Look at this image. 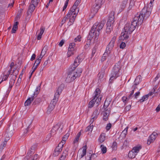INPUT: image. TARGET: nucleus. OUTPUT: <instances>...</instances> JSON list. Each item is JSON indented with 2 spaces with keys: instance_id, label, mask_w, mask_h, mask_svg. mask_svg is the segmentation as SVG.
Listing matches in <instances>:
<instances>
[{
  "instance_id": "59",
  "label": "nucleus",
  "mask_w": 160,
  "mask_h": 160,
  "mask_svg": "<svg viewBox=\"0 0 160 160\" xmlns=\"http://www.w3.org/2000/svg\"><path fill=\"white\" fill-rule=\"evenodd\" d=\"M126 46V44L124 42H122L120 44V48H121L123 49Z\"/></svg>"
},
{
  "instance_id": "6",
  "label": "nucleus",
  "mask_w": 160,
  "mask_h": 160,
  "mask_svg": "<svg viewBox=\"0 0 160 160\" xmlns=\"http://www.w3.org/2000/svg\"><path fill=\"white\" fill-rule=\"evenodd\" d=\"M141 148V147L140 146L133 148L132 151L129 152L128 157L130 158H134Z\"/></svg>"
},
{
  "instance_id": "40",
  "label": "nucleus",
  "mask_w": 160,
  "mask_h": 160,
  "mask_svg": "<svg viewBox=\"0 0 160 160\" xmlns=\"http://www.w3.org/2000/svg\"><path fill=\"white\" fill-rule=\"evenodd\" d=\"M106 138V134L105 133H102L101 134V142H103Z\"/></svg>"
},
{
  "instance_id": "58",
  "label": "nucleus",
  "mask_w": 160,
  "mask_h": 160,
  "mask_svg": "<svg viewBox=\"0 0 160 160\" xmlns=\"http://www.w3.org/2000/svg\"><path fill=\"white\" fill-rule=\"evenodd\" d=\"M112 127V124L110 123H109L107 124L106 127V129L107 131H108Z\"/></svg>"
},
{
  "instance_id": "14",
  "label": "nucleus",
  "mask_w": 160,
  "mask_h": 160,
  "mask_svg": "<svg viewBox=\"0 0 160 160\" xmlns=\"http://www.w3.org/2000/svg\"><path fill=\"white\" fill-rule=\"evenodd\" d=\"M80 58L79 56L75 59L74 62L72 65L70 67L72 68H74V69H75L79 65L81 61L80 60Z\"/></svg>"
},
{
  "instance_id": "48",
  "label": "nucleus",
  "mask_w": 160,
  "mask_h": 160,
  "mask_svg": "<svg viewBox=\"0 0 160 160\" xmlns=\"http://www.w3.org/2000/svg\"><path fill=\"white\" fill-rule=\"evenodd\" d=\"M48 61L46 60L45 61L42 66L41 67L40 69V72H41L43 71L44 68L48 64Z\"/></svg>"
},
{
  "instance_id": "34",
  "label": "nucleus",
  "mask_w": 160,
  "mask_h": 160,
  "mask_svg": "<svg viewBox=\"0 0 160 160\" xmlns=\"http://www.w3.org/2000/svg\"><path fill=\"white\" fill-rule=\"evenodd\" d=\"M69 136V134L67 133L65 135H64L62 138V140L61 141V142L60 143L61 144L63 145V144L65 143V141L66 140L68 139V137Z\"/></svg>"
},
{
  "instance_id": "17",
  "label": "nucleus",
  "mask_w": 160,
  "mask_h": 160,
  "mask_svg": "<svg viewBox=\"0 0 160 160\" xmlns=\"http://www.w3.org/2000/svg\"><path fill=\"white\" fill-rule=\"evenodd\" d=\"M107 28L106 29V33L107 34H109L113 29V25H111V24L107 23Z\"/></svg>"
},
{
  "instance_id": "4",
  "label": "nucleus",
  "mask_w": 160,
  "mask_h": 160,
  "mask_svg": "<svg viewBox=\"0 0 160 160\" xmlns=\"http://www.w3.org/2000/svg\"><path fill=\"white\" fill-rule=\"evenodd\" d=\"M77 77H78V76L75 73V70L74 68L70 67L68 70V75L66 79L67 82H71Z\"/></svg>"
},
{
  "instance_id": "61",
  "label": "nucleus",
  "mask_w": 160,
  "mask_h": 160,
  "mask_svg": "<svg viewBox=\"0 0 160 160\" xmlns=\"http://www.w3.org/2000/svg\"><path fill=\"white\" fill-rule=\"evenodd\" d=\"M108 34L106 33H104L102 37V40H103V41H105V40L106 37L107 36Z\"/></svg>"
},
{
  "instance_id": "12",
  "label": "nucleus",
  "mask_w": 160,
  "mask_h": 160,
  "mask_svg": "<svg viewBox=\"0 0 160 160\" xmlns=\"http://www.w3.org/2000/svg\"><path fill=\"white\" fill-rule=\"evenodd\" d=\"M62 146L63 144H61V143H59L58 146L55 149L53 156H58L60 152L62 151Z\"/></svg>"
},
{
  "instance_id": "46",
  "label": "nucleus",
  "mask_w": 160,
  "mask_h": 160,
  "mask_svg": "<svg viewBox=\"0 0 160 160\" xmlns=\"http://www.w3.org/2000/svg\"><path fill=\"white\" fill-rule=\"evenodd\" d=\"M42 59V57H39L35 61V62L34 63V65H36L37 66H38V65L40 62L41 60Z\"/></svg>"
},
{
  "instance_id": "13",
  "label": "nucleus",
  "mask_w": 160,
  "mask_h": 160,
  "mask_svg": "<svg viewBox=\"0 0 160 160\" xmlns=\"http://www.w3.org/2000/svg\"><path fill=\"white\" fill-rule=\"evenodd\" d=\"M87 150V146H83L82 148L80 149L78 153V156L80 158H82L86 154Z\"/></svg>"
},
{
  "instance_id": "9",
  "label": "nucleus",
  "mask_w": 160,
  "mask_h": 160,
  "mask_svg": "<svg viewBox=\"0 0 160 160\" xmlns=\"http://www.w3.org/2000/svg\"><path fill=\"white\" fill-rule=\"evenodd\" d=\"M93 32L94 31L93 30H92L90 31L89 35L88 37L87 43L84 46V48L85 49H87L89 48L91 40L93 37Z\"/></svg>"
},
{
  "instance_id": "54",
  "label": "nucleus",
  "mask_w": 160,
  "mask_h": 160,
  "mask_svg": "<svg viewBox=\"0 0 160 160\" xmlns=\"http://www.w3.org/2000/svg\"><path fill=\"white\" fill-rule=\"evenodd\" d=\"M128 0H123L122 2L121 5L122 6V8H123L125 7V6L127 3Z\"/></svg>"
},
{
  "instance_id": "33",
  "label": "nucleus",
  "mask_w": 160,
  "mask_h": 160,
  "mask_svg": "<svg viewBox=\"0 0 160 160\" xmlns=\"http://www.w3.org/2000/svg\"><path fill=\"white\" fill-rule=\"evenodd\" d=\"M93 128V125H91V123L90 124V125L88 127H87V128H86V132H91L92 131V129ZM89 133H88V134Z\"/></svg>"
},
{
  "instance_id": "15",
  "label": "nucleus",
  "mask_w": 160,
  "mask_h": 160,
  "mask_svg": "<svg viewBox=\"0 0 160 160\" xmlns=\"http://www.w3.org/2000/svg\"><path fill=\"white\" fill-rule=\"evenodd\" d=\"M134 92V90H132L129 96L128 97H123L122 98V100L123 102L125 103V104L128 101L129 99L131 98L132 97H133V95Z\"/></svg>"
},
{
  "instance_id": "25",
  "label": "nucleus",
  "mask_w": 160,
  "mask_h": 160,
  "mask_svg": "<svg viewBox=\"0 0 160 160\" xmlns=\"http://www.w3.org/2000/svg\"><path fill=\"white\" fill-rule=\"evenodd\" d=\"M114 43L110 42L106 48V50H108V53H110V51L113 48Z\"/></svg>"
},
{
  "instance_id": "7",
  "label": "nucleus",
  "mask_w": 160,
  "mask_h": 160,
  "mask_svg": "<svg viewBox=\"0 0 160 160\" xmlns=\"http://www.w3.org/2000/svg\"><path fill=\"white\" fill-rule=\"evenodd\" d=\"M100 27V24L99 23L97 22L95 23L93 25L92 27V28L90 31L92 30H93L94 31L93 34L95 32V31H96V33L95 34V39H98L99 36V30Z\"/></svg>"
},
{
  "instance_id": "29",
  "label": "nucleus",
  "mask_w": 160,
  "mask_h": 160,
  "mask_svg": "<svg viewBox=\"0 0 160 160\" xmlns=\"http://www.w3.org/2000/svg\"><path fill=\"white\" fill-rule=\"evenodd\" d=\"M36 7V5H34L32 3L29 7V8L28 9V12L30 13L32 12L35 8V7Z\"/></svg>"
},
{
  "instance_id": "43",
  "label": "nucleus",
  "mask_w": 160,
  "mask_h": 160,
  "mask_svg": "<svg viewBox=\"0 0 160 160\" xmlns=\"http://www.w3.org/2000/svg\"><path fill=\"white\" fill-rule=\"evenodd\" d=\"M108 50L106 49V51L104 52V53L103 54V56L102 57V61H103L105 59V57L108 56V54L110 53H108Z\"/></svg>"
},
{
  "instance_id": "32",
  "label": "nucleus",
  "mask_w": 160,
  "mask_h": 160,
  "mask_svg": "<svg viewBox=\"0 0 160 160\" xmlns=\"http://www.w3.org/2000/svg\"><path fill=\"white\" fill-rule=\"evenodd\" d=\"M101 152L102 154L106 153L107 151V148L106 147L104 146L103 145H101Z\"/></svg>"
},
{
  "instance_id": "5",
  "label": "nucleus",
  "mask_w": 160,
  "mask_h": 160,
  "mask_svg": "<svg viewBox=\"0 0 160 160\" xmlns=\"http://www.w3.org/2000/svg\"><path fill=\"white\" fill-rule=\"evenodd\" d=\"M81 0H77L74 3V4L70 8L67 14L68 16H71L73 14L74 15L77 14L79 11V8L78 7L79 4L81 2Z\"/></svg>"
},
{
  "instance_id": "64",
  "label": "nucleus",
  "mask_w": 160,
  "mask_h": 160,
  "mask_svg": "<svg viewBox=\"0 0 160 160\" xmlns=\"http://www.w3.org/2000/svg\"><path fill=\"white\" fill-rule=\"evenodd\" d=\"M96 52V48H95V47H94L93 49L92 50V56H93L95 53Z\"/></svg>"
},
{
  "instance_id": "18",
  "label": "nucleus",
  "mask_w": 160,
  "mask_h": 160,
  "mask_svg": "<svg viewBox=\"0 0 160 160\" xmlns=\"http://www.w3.org/2000/svg\"><path fill=\"white\" fill-rule=\"evenodd\" d=\"M55 105V104L51 102L50 103L47 111V113L48 114H49L51 112L54 108Z\"/></svg>"
},
{
  "instance_id": "31",
  "label": "nucleus",
  "mask_w": 160,
  "mask_h": 160,
  "mask_svg": "<svg viewBox=\"0 0 160 160\" xmlns=\"http://www.w3.org/2000/svg\"><path fill=\"white\" fill-rule=\"evenodd\" d=\"M6 132L7 135L9 137H11L13 134V131L12 129L10 130V128H9L8 129H7Z\"/></svg>"
},
{
  "instance_id": "41",
  "label": "nucleus",
  "mask_w": 160,
  "mask_h": 160,
  "mask_svg": "<svg viewBox=\"0 0 160 160\" xmlns=\"http://www.w3.org/2000/svg\"><path fill=\"white\" fill-rule=\"evenodd\" d=\"M41 102V99L40 98H36L33 103V104L36 105L39 103Z\"/></svg>"
},
{
  "instance_id": "42",
  "label": "nucleus",
  "mask_w": 160,
  "mask_h": 160,
  "mask_svg": "<svg viewBox=\"0 0 160 160\" xmlns=\"http://www.w3.org/2000/svg\"><path fill=\"white\" fill-rule=\"evenodd\" d=\"M67 16H65L64 17L62 20L61 21V26H62L63 24L65 22L66 20L68 19V18H69L70 17H71V16H67Z\"/></svg>"
},
{
  "instance_id": "21",
  "label": "nucleus",
  "mask_w": 160,
  "mask_h": 160,
  "mask_svg": "<svg viewBox=\"0 0 160 160\" xmlns=\"http://www.w3.org/2000/svg\"><path fill=\"white\" fill-rule=\"evenodd\" d=\"M64 87V84H61L57 90L56 93L58 94L59 95L63 90Z\"/></svg>"
},
{
  "instance_id": "16",
  "label": "nucleus",
  "mask_w": 160,
  "mask_h": 160,
  "mask_svg": "<svg viewBox=\"0 0 160 160\" xmlns=\"http://www.w3.org/2000/svg\"><path fill=\"white\" fill-rule=\"evenodd\" d=\"M68 148H67L65 149V150L64 151L59 160H64L65 158H66V156H67L68 155Z\"/></svg>"
},
{
  "instance_id": "37",
  "label": "nucleus",
  "mask_w": 160,
  "mask_h": 160,
  "mask_svg": "<svg viewBox=\"0 0 160 160\" xmlns=\"http://www.w3.org/2000/svg\"><path fill=\"white\" fill-rule=\"evenodd\" d=\"M82 70L81 68H78L77 71H75V73L77 74L78 77H80L81 74L82 72Z\"/></svg>"
},
{
  "instance_id": "24",
  "label": "nucleus",
  "mask_w": 160,
  "mask_h": 160,
  "mask_svg": "<svg viewBox=\"0 0 160 160\" xmlns=\"http://www.w3.org/2000/svg\"><path fill=\"white\" fill-rule=\"evenodd\" d=\"M59 96V95H58V94H57V93H55L54 98L51 102L52 103L54 104H56L57 102L58 101Z\"/></svg>"
},
{
  "instance_id": "57",
  "label": "nucleus",
  "mask_w": 160,
  "mask_h": 160,
  "mask_svg": "<svg viewBox=\"0 0 160 160\" xmlns=\"http://www.w3.org/2000/svg\"><path fill=\"white\" fill-rule=\"evenodd\" d=\"M81 37L79 35L74 39V41L75 42H80L81 41Z\"/></svg>"
},
{
  "instance_id": "8",
  "label": "nucleus",
  "mask_w": 160,
  "mask_h": 160,
  "mask_svg": "<svg viewBox=\"0 0 160 160\" xmlns=\"http://www.w3.org/2000/svg\"><path fill=\"white\" fill-rule=\"evenodd\" d=\"M75 44L74 43L70 44L68 52V57H70L71 55L74 54L75 52Z\"/></svg>"
},
{
  "instance_id": "45",
  "label": "nucleus",
  "mask_w": 160,
  "mask_h": 160,
  "mask_svg": "<svg viewBox=\"0 0 160 160\" xmlns=\"http://www.w3.org/2000/svg\"><path fill=\"white\" fill-rule=\"evenodd\" d=\"M48 46L47 45L45 46L43 48L42 51H41V53L42 54H43V55H45L47 51L48 50Z\"/></svg>"
},
{
  "instance_id": "63",
  "label": "nucleus",
  "mask_w": 160,
  "mask_h": 160,
  "mask_svg": "<svg viewBox=\"0 0 160 160\" xmlns=\"http://www.w3.org/2000/svg\"><path fill=\"white\" fill-rule=\"evenodd\" d=\"M10 137H11L8 136L7 134L6 137H5L4 141L7 142V141L10 139Z\"/></svg>"
},
{
  "instance_id": "22",
  "label": "nucleus",
  "mask_w": 160,
  "mask_h": 160,
  "mask_svg": "<svg viewBox=\"0 0 160 160\" xmlns=\"http://www.w3.org/2000/svg\"><path fill=\"white\" fill-rule=\"evenodd\" d=\"M157 136L158 134L156 132H153L150 135L149 138L150 139V140L152 142L155 139Z\"/></svg>"
},
{
  "instance_id": "27",
  "label": "nucleus",
  "mask_w": 160,
  "mask_h": 160,
  "mask_svg": "<svg viewBox=\"0 0 160 160\" xmlns=\"http://www.w3.org/2000/svg\"><path fill=\"white\" fill-rule=\"evenodd\" d=\"M141 76L140 75L138 76L134 81V83L136 85H138L141 81Z\"/></svg>"
},
{
  "instance_id": "50",
  "label": "nucleus",
  "mask_w": 160,
  "mask_h": 160,
  "mask_svg": "<svg viewBox=\"0 0 160 160\" xmlns=\"http://www.w3.org/2000/svg\"><path fill=\"white\" fill-rule=\"evenodd\" d=\"M40 0H32L31 3L34 5L37 6L40 2Z\"/></svg>"
},
{
  "instance_id": "30",
  "label": "nucleus",
  "mask_w": 160,
  "mask_h": 160,
  "mask_svg": "<svg viewBox=\"0 0 160 160\" xmlns=\"http://www.w3.org/2000/svg\"><path fill=\"white\" fill-rule=\"evenodd\" d=\"M149 96V95L148 94H147V95H146L143 96L142 97V98H141V99H140L139 100V101H138V102H142L146 101L148 99Z\"/></svg>"
},
{
  "instance_id": "2",
  "label": "nucleus",
  "mask_w": 160,
  "mask_h": 160,
  "mask_svg": "<svg viewBox=\"0 0 160 160\" xmlns=\"http://www.w3.org/2000/svg\"><path fill=\"white\" fill-rule=\"evenodd\" d=\"M120 63L119 62H118V63L114 65L112 69L111 73V76L109 80V82L110 83H112L113 80L118 76L119 72L120 70Z\"/></svg>"
},
{
  "instance_id": "35",
  "label": "nucleus",
  "mask_w": 160,
  "mask_h": 160,
  "mask_svg": "<svg viewBox=\"0 0 160 160\" xmlns=\"http://www.w3.org/2000/svg\"><path fill=\"white\" fill-rule=\"evenodd\" d=\"M34 152L32 150H31L27 154L28 155L25 158V159H28L29 158L31 155Z\"/></svg>"
},
{
  "instance_id": "53",
  "label": "nucleus",
  "mask_w": 160,
  "mask_h": 160,
  "mask_svg": "<svg viewBox=\"0 0 160 160\" xmlns=\"http://www.w3.org/2000/svg\"><path fill=\"white\" fill-rule=\"evenodd\" d=\"M60 124H56L55 126H54L53 128L54 129L55 131H56L59 129V128H60Z\"/></svg>"
},
{
  "instance_id": "51",
  "label": "nucleus",
  "mask_w": 160,
  "mask_h": 160,
  "mask_svg": "<svg viewBox=\"0 0 160 160\" xmlns=\"http://www.w3.org/2000/svg\"><path fill=\"white\" fill-rule=\"evenodd\" d=\"M8 74H7V75H5V76H4L2 78V81L0 82V84L1 83V82L3 80L5 81L8 78V77L9 74H10L11 72V71H9L8 72Z\"/></svg>"
},
{
  "instance_id": "55",
  "label": "nucleus",
  "mask_w": 160,
  "mask_h": 160,
  "mask_svg": "<svg viewBox=\"0 0 160 160\" xmlns=\"http://www.w3.org/2000/svg\"><path fill=\"white\" fill-rule=\"evenodd\" d=\"M128 127H127L125 129L122 131V134L124 135V136L125 137L128 132Z\"/></svg>"
},
{
  "instance_id": "60",
  "label": "nucleus",
  "mask_w": 160,
  "mask_h": 160,
  "mask_svg": "<svg viewBox=\"0 0 160 160\" xmlns=\"http://www.w3.org/2000/svg\"><path fill=\"white\" fill-rule=\"evenodd\" d=\"M140 92H138L135 93L133 95L134 96V98L137 99L138 97L140 95Z\"/></svg>"
},
{
  "instance_id": "28",
  "label": "nucleus",
  "mask_w": 160,
  "mask_h": 160,
  "mask_svg": "<svg viewBox=\"0 0 160 160\" xmlns=\"http://www.w3.org/2000/svg\"><path fill=\"white\" fill-rule=\"evenodd\" d=\"M77 15V14L74 15L73 14V15L71 16H72V18H71L69 20V22H71V23L69 24V26H70L72 24L74 21L75 18L76 17Z\"/></svg>"
},
{
  "instance_id": "23",
  "label": "nucleus",
  "mask_w": 160,
  "mask_h": 160,
  "mask_svg": "<svg viewBox=\"0 0 160 160\" xmlns=\"http://www.w3.org/2000/svg\"><path fill=\"white\" fill-rule=\"evenodd\" d=\"M40 32L39 34L38 35L37 37V39L38 40H40L42 37V36L44 30H45V28L43 27H42L40 28Z\"/></svg>"
},
{
  "instance_id": "47",
  "label": "nucleus",
  "mask_w": 160,
  "mask_h": 160,
  "mask_svg": "<svg viewBox=\"0 0 160 160\" xmlns=\"http://www.w3.org/2000/svg\"><path fill=\"white\" fill-rule=\"evenodd\" d=\"M38 67V66L34 65L32 67V70H31V74L29 76V78H31L32 75V74L34 71Z\"/></svg>"
},
{
  "instance_id": "39",
  "label": "nucleus",
  "mask_w": 160,
  "mask_h": 160,
  "mask_svg": "<svg viewBox=\"0 0 160 160\" xmlns=\"http://www.w3.org/2000/svg\"><path fill=\"white\" fill-rule=\"evenodd\" d=\"M16 78V76L13 75L12 77V78L11 79L9 82V85H13L15 83V79Z\"/></svg>"
},
{
  "instance_id": "10",
  "label": "nucleus",
  "mask_w": 160,
  "mask_h": 160,
  "mask_svg": "<svg viewBox=\"0 0 160 160\" xmlns=\"http://www.w3.org/2000/svg\"><path fill=\"white\" fill-rule=\"evenodd\" d=\"M99 4V0H96L95 5L92 6L91 11L93 14L96 13L99 9L100 6Z\"/></svg>"
},
{
  "instance_id": "3",
  "label": "nucleus",
  "mask_w": 160,
  "mask_h": 160,
  "mask_svg": "<svg viewBox=\"0 0 160 160\" xmlns=\"http://www.w3.org/2000/svg\"><path fill=\"white\" fill-rule=\"evenodd\" d=\"M100 89L99 88L96 89L94 94H95L94 98L88 104V107L89 108H92L96 102V105L97 106H98L99 105L100 101L99 100V97L100 96Z\"/></svg>"
},
{
  "instance_id": "20",
  "label": "nucleus",
  "mask_w": 160,
  "mask_h": 160,
  "mask_svg": "<svg viewBox=\"0 0 160 160\" xmlns=\"http://www.w3.org/2000/svg\"><path fill=\"white\" fill-rule=\"evenodd\" d=\"M34 98V96H32L31 98H28L25 102L24 104L25 106L29 105Z\"/></svg>"
},
{
  "instance_id": "62",
  "label": "nucleus",
  "mask_w": 160,
  "mask_h": 160,
  "mask_svg": "<svg viewBox=\"0 0 160 160\" xmlns=\"http://www.w3.org/2000/svg\"><path fill=\"white\" fill-rule=\"evenodd\" d=\"M131 108V106L130 105H129L127 106L125 108V111H129Z\"/></svg>"
},
{
  "instance_id": "52",
  "label": "nucleus",
  "mask_w": 160,
  "mask_h": 160,
  "mask_svg": "<svg viewBox=\"0 0 160 160\" xmlns=\"http://www.w3.org/2000/svg\"><path fill=\"white\" fill-rule=\"evenodd\" d=\"M40 86H39L38 87H37L36 89V90H35V91L34 92V96L35 95H37L38 92H39V90H40Z\"/></svg>"
},
{
  "instance_id": "44",
  "label": "nucleus",
  "mask_w": 160,
  "mask_h": 160,
  "mask_svg": "<svg viewBox=\"0 0 160 160\" xmlns=\"http://www.w3.org/2000/svg\"><path fill=\"white\" fill-rule=\"evenodd\" d=\"M94 154H92L91 153H88L87 156L86 157V160H91V158L94 156Z\"/></svg>"
},
{
  "instance_id": "11",
  "label": "nucleus",
  "mask_w": 160,
  "mask_h": 160,
  "mask_svg": "<svg viewBox=\"0 0 160 160\" xmlns=\"http://www.w3.org/2000/svg\"><path fill=\"white\" fill-rule=\"evenodd\" d=\"M114 11H112L109 15L107 23L113 25L114 22Z\"/></svg>"
},
{
  "instance_id": "26",
  "label": "nucleus",
  "mask_w": 160,
  "mask_h": 160,
  "mask_svg": "<svg viewBox=\"0 0 160 160\" xmlns=\"http://www.w3.org/2000/svg\"><path fill=\"white\" fill-rule=\"evenodd\" d=\"M18 22H16L14 23L12 30V33L15 32L16 30L18 29Z\"/></svg>"
},
{
  "instance_id": "56",
  "label": "nucleus",
  "mask_w": 160,
  "mask_h": 160,
  "mask_svg": "<svg viewBox=\"0 0 160 160\" xmlns=\"http://www.w3.org/2000/svg\"><path fill=\"white\" fill-rule=\"evenodd\" d=\"M99 113H98V110H95L93 112L92 115L94 117H96L97 118V115H98Z\"/></svg>"
},
{
  "instance_id": "19",
  "label": "nucleus",
  "mask_w": 160,
  "mask_h": 160,
  "mask_svg": "<svg viewBox=\"0 0 160 160\" xmlns=\"http://www.w3.org/2000/svg\"><path fill=\"white\" fill-rule=\"evenodd\" d=\"M111 101V99L110 98H107L106 99L104 103L103 108L105 109L109 105L110 102Z\"/></svg>"
},
{
  "instance_id": "38",
  "label": "nucleus",
  "mask_w": 160,
  "mask_h": 160,
  "mask_svg": "<svg viewBox=\"0 0 160 160\" xmlns=\"http://www.w3.org/2000/svg\"><path fill=\"white\" fill-rule=\"evenodd\" d=\"M109 114L107 112V110L103 114V120L104 121H107L108 120V116Z\"/></svg>"
},
{
  "instance_id": "49",
  "label": "nucleus",
  "mask_w": 160,
  "mask_h": 160,
  "mask_svg": "<svg viewBox=\"0 0 160 160\" xmlns=\"http://www.w3.org/2000/svg\"><path fill=\"white\" fill-rule=\"evenodd\" d=\"M6 142L5 141H4L1 144L0 146V150L2 151L4 148V147H5L7 144Z\"/></svg>"
},
{
  "instance_id": "1",
  "label": "nucleus",
  "mask_w": 160,
  "mask_h": 160,
  "mask_svg": "<svg viewBox=\"0 0 160 160\" xmlns=\"http://www.w3.org/2000/svg\"><path fill=\"white\" fill-rule=\"evenodd\" d=\"M151 13L150 8L144 7L139 13L136 15L131 23H127L125 24L119 39L123 40L128 39L129 35L134 30L136 27L141 25L144 20H145L149 17Z\"/></svg>"
},
{
  "instance_id": "36",
  "label": "nucleus",
  "mask_w": 160,
  "mask_h": 160,
  "mask_svg": "<svg viewBox=\"0 0 160 160\" xmlns=\"http://www.w3.org/2000/svg\"><path fill=\"white\" fill-rule=\"evenodd\" d=\"M80 135H81V132H79L77 134L75 138L74 139V140L73 142V143L74 144H75V143H76V142H78V140H79V138Z\"/></svg>"
}]
</instances>
